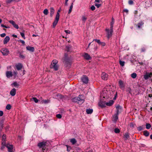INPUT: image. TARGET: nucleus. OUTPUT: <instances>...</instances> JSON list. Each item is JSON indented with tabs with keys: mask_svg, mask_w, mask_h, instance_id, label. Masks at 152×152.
Wrapping results in <instances>:
<instances>
[{
	"mask_svg": "<svg viewBox=\"0 0 152 152\" xmlns=\"http://www.w3.org/2000/svg\"><path fill=\"white\" fill-rule=\"evenodd\" d=\"M144 23V22L142 21H141L137 24L136 25L137 26L138 28H141L143 26Z\"/></svg>",
	"mask_w": 152,
	"mask_h": 152,
	"instance_id": "19",
	"label": "nucleus"
},
{
	"mask_svg": "<svg viewBox=\"0 0 152 152\" xmlns=\"http://www.w3.org/2000/svg\"><path fill=\"white\" fill-rule=\"evenodd\" d=\"M63 63L66 65L67 66L71 65V58L68 56L67 53H65L64 55V57L63 61Z\"/></svg>",
	"mask_w": 152,
	"mask_h": 152,
	"instance_id": "3",
	"label": "nucleus"
},
{
	"mask_svg": "<svg viewBox=\"0 0 152 152\" xmlns=\"http://www.w3.org/2000/svg\"><path fill=\"white\" fill-rule=\"evenodd\" d=\"M152 77V72L149 73L146 72L144 75V78L145 80H147Z\"/></svg>",
	"mask_w": 152,
	"mask_h": 152,
	"instance_id": "10",
	"label": "nucleus"
},
{
	"mask_svg": "<svg viewBox=\"0 0 152 152\" xmlns=\"http://www.w3.org/2000/svg\"><path fill=\"white\" fill-rule=\"evenodd\" d=\"M59 20V18L56 17L55 20L53 21V28H54L57 24Z\"/></svg>",
	"mask_w": 152,
	"mask_h": 152,
	"instance_id": "15",
	"label": "nucleus"
},
{
	"mask_svg": "<svg viewBox=\"0 0 152 152\" xmlns=\"http://www.w3.org/2000/svg\"><path fill=\"white\" fill-rule=\"evenodd\" d=\"M23 65L21 63H18L15 65V67L18 70L21 69L23 67Z\"/></svg>",
	"mask_w": 152,
	"mask_h": 152,
	"instance_id": "13",
	"label": "nucleus"
},
{
	"mask_svg": "<svg viewBox=\"0 0 152 152\" xmlns=\"http://www.w3.org/2000/svg\"><path fill=\"white\" fill-rule=\"evenodd\" d=\"M95 41L96 42H97L99 44V43H100V40L98 39H94L93 40V41Z\"/></svg>",
	"mask_w": 152,
	"mask_h": 152,
	"instance_id": "49",
	"label": "nucleus"
},
{
	"mask_svg": "<svg viewBox=\"0 0 152 152\" xmlns=\"http://www.w3.org/2000/svg\"><path fill=\"white\" fill-rule=\"evenodd\" d=\"M144 127V126L142 125V126H139L137 127V129L139 131H141L143 129Z\"/></svg>",
	"mask_w": 152,
	"mask_h": 152,
	"instance_id": "29",
	"label": "nucleus"
},
{
	"mask_svg": "<svg viewBox=\"0 0 152 152\" xmlns=\"http://www.w3.org/2000/svg\"><path fill=\"white\" fill-rule=\"evenodd\" d=\"M56 117L59 119H60L62 117L61 115L60 114H58L56 115Z\"/></svg>",
	"mask_w": 152,
	"mask_h": 152,
	"instance_id": "55",
	"label": "nucleus"
},
{
	"mask_svg": "<svg viewBox=\"0 0 152 152\" xmlns=\"http://www.w3.org/2000/svg\"><path fill=\"white\" fill-rule=\"evenodd\" d=\"M123 12H126V13H128L129 12L128 10L127 9H124L123 10Z\"/></svg>",
	"mask_w": 152,
	"mask_h": 152,
	"instance_id": "63",
	"label": "nucleus"
},
{
	"mask_svg": "<svg viewBox=\"0 0 152 152\" xmlns=\"http://www.w3.org/2000/svg\"><path fill=\"white\" fill-rule=\"evenodd\" d=\"M3 122L2 121L0 122V131H1L3 128Z\"/></svg>",
	"mask_w": 152,
	"mask_h": 152,
	"instance_id": "36",
	"label": "nucleus"
},
{
	"mask_svg": "<svg viewBox=\"0 0 152 152\" xmlns=\"http://www.w3.org/2000/svg\"><path fill=\"white\" fill-rule=\"evenodd\" d=\"M58 63V61L56 60H53L50 65V67L53 69L55 71H57L58 69V66L57 65Z\"/></svg>",
	"mask_w": 152,
	"mask_h": 152,
	"instance_id": "5",
	"label": "nucleus"
},
{
	"mask_svg": "<svg viewBox=\"0 0 152 152\" xmlns=\"http://www.w3.org/2000/svg\"><path fill=\"white\" fill-rule=\"evenodd\" d=\"M6 135L5 134H3L2 138V141H6Z\"/></svg>",
	"mask_w": 152,
	"mask_h": 152,
	"instance_id": "44",
	"label": "nucleus"
},
{
	"mask_svg": "<svg viewBox=\"0 0 152 152\" xmlns=\"http://www.w3.org/2000/svg\"><path fill=\"white\" fill-rule=\"evenodd\" d=\"M43 12L44 14L45 15H47L48 13V10L47 9H45Z\"/></svg>",
	"mask_w": 152,
	"mask_h": 152,
	"instance_id": "37",
	"label": "nucleus"
},
{
	"mask_svg": "<svg viewBox=\"0 0 152 152\" xmlns=\"http://www.w3.org/2000/svg\"><path fill=\"white\" fill-rule=\"evenodd\" d=\"M47 142H45L43 141L42 142H39L37 144V146L39 148H42L43 151L45 150V147L46 145Z\"/></svg>",
	"mask_w": 152,
	"mask_h": 152,
	"instance_id": "6",
	"label": "nucleus"
},
{
	"mask_svg": "<svg viewBox=\"0 0 152 152\" xmlns=\"http://www.w3.org/2000/svg\"><path fill=\"white\" fill-rule=\"evenodd\" d=\"M137 77V74L136 73H133L131 74V77L133 78H135Z\"/></svg>",
	"mask_w": 152,
	"mask_h": 152,
	"instance_id": "42",
	"label": "nucleus"
},
{
	"mask_svg": "<svg viewBox=\"0 0 152 152\" xmlns=\"http://www.w3.org/2000/svg\"><path fill=\"white\" fill-rule=\"evenodd\" d=\"M6 108L7 110H9L11 109V106L10 104H8L7 105Z\"/></svg>",
	"mask_w": 152,
	"mask_h": 152,
	"instance_id": "43",
	"label": "nucleus"
},
{
	"mask_svg": "<svg viewBox=\"0 0 152 152\" xmlns=\"http://www.w3.org/2000/svg\"><path fill=\"white\" fill-rule=\"evenodd\" d=\"M99 106L101 107L102 108H103L105 107V103L104 101L101 100L99 103Z\"/></svg>",
	"mask_w": 152,
	"mask_h": 152,
	"instance_id": "20",
	"label": "nucleus"
},
{
	"mask_svg": "<svg viewBox=\"0 0 152 152\" xmlns=\"http://www.w3.org/2000/svg\"><path fill=\"white\" fill-rule=\"evenodd\" d=\"M12 85H13L15 87L19 86V84L17 83V82H13Z\"/></svg>",
	"mask_w": 152,
	"mask_h": 152,
	"instance_id": "45",
	"label": "nucleus"
},
{
	"mask_svg": "<svg viewBox=\"0 0 152 152\" xmlns=\"http://www.w3.org/2000/svg\"><path fill=\"white\" fill-rule=\"evenodd\" d=\"M128 3L130 5H132L134 3L133 1L132 0H129L128 2Z\"/></svg>",
	"mask_w": 152,
	"mask_h": 152,
	"instance_id": "52",
	"label": "nucleus"
},
{
	"mask_svg": "<svg viewBox=\"0 0 152 152\" xmlns=\"http://www.w3.org/2000/svg\"><path fill=\"white\" fill-rule=\"evenodd\" d=\"M3 115V111L0 110V117L2 116Z\"/></svg>",
	"mask_w": 152,
	"mask_h": 152,
	"instance_id": "62",
	"label": "nucleus"
},
{
	"mask_svg": "<svg viewBox=\"0 0 152 152\" xmlns=\"http://www.w3.org/2000/svg\"><path fill=\"white\" fill-rule=\"evenodd\" d=\"M1 26L2 27H4V28H10V27L9 26H6L3 24H1Z\"/></svg>",
	"mask_w": 152,
	"mask_h": 152,
	"instance_id": "51",
	"label": "nucleus"
},
{
	"mask_svg": "<svg viewBox=\"0 0 152 152\" xmlns=\"http://www.w3.org/2000/svg\"><path fill=\"white\" fill-rule=\"evenodd\" d=\"M145 49L144 47L142 48L141 49V52H144L145 51Z\"/></svg>",
	"mask_w": 152,
	"mask_h": 152,
	"instance_id": "61",
	"label": "nucleus"
},
{
	"mask_svg": "<svg viewBox=\"0 0 152 152\" xmlns=\"http://www.w3.org/2000/svg\"><path fill=\"white\" fill-rule=\"evenodd\" d=\"M87 18V17H86L85 16H82V20L83 21L84 23H85L86 21Z\"/></svg>",
	"mask_w": 152,
	"mask_h": 152,
	"instance_id": "35",
	"label": "nucleus"
},
{
	"mask_svg": "<svg viewBox=\"0 0 152 152\" xmlns=\"http://www.w3.org/2000/svg\"><path fill=\"white\" fill-rule=\"evenodd\" d=\"M83 56L85 59L88 60L91 58L90 56L87 53H85Z\"/></svg>",
	"mask_w": 152,
	"mask_h": 152,
	"instance_id": "14",
	"label": "nucleus"
},
{
	"mask_svg": "<svg viewBox=\"0 0 152 152\" xmlns=\"http://www.w3.org/2000/svg\"><path fill=\"white\" fill-rule=\"evenodd\" d=\"M13 1H18V0H7L6 1V2L7 4H10Z\"/></svg>",
	"mask_w": 152,
	"mask_h": 152,
	"instance_id": "27",
	"label": "nucleus"
},
{
	"mask_svg": "<svg viewBox=\"0 0 152 152\" xmlns=\"http://www.w3.org/2000/svg\"><path fill=\"white\" fill-rule=\"evenodd\" d=\"M50 16L51 17H52L53 16V15L54 13L55 12V10L53 8L51 7L50 8Z\"/></svg>",
	"mask_w": 152,
	"mask_h": 152,
	"instance_id": "23",
	"label": "nucleus"
},
{
	"mask_svg": "<svg viewBox=\"0 0 152 152\" xmlns=\"http://www.w3.org/2000/svg\"><path fill=\"white\" fill-rule=\"evenodd\" d=\"M6 36V34L5 33H3L0 34V36L2 37H4Z\"/></svg>",
	"mask_w": 152,
	"mask_h": 152,
	"instance_id": "59",
	"label": "nucleus"
},
{
	"mask_svg": "<svg viewBox=\"0 0 152 152\" xmlns=\"http://www.w3.org/2000/svg\"><path fill=\"white\" fill-rule=\"evenodd\" d=\"M66 51L67 52H70L72 51V47L69 45L66 47Z\"/></svg>",
	"mask_w": 152,
	"mask_h": 152,
	"instance_id": "22",
	"label": "nucleus"
},
{
	"mask_svg": "<svg viewBox=\"0 0 152 152\" xmlns=\"http://www.w3.org/2000/svg\"><path fill=\"white\" fill-rule=\"evenodd\" d=\"M108 75L107 74L103 72L101 74V77L102 79L106 80L108 79Z\"/></svg>",
	"mask_w": 152,
	"mask_h": 152,
	"instance_id": "11",
	"label": "nucleus"
},
{
	"mask_svg": "<svg viewBox=\"0 0 152 152\" xmlns=\"http://www.w3.org/2000/svg\"><path fill=\"white\" fill-rule=\"evenodd\" d=\"M114 103V101L113 100H111L109 101V102L106 103V105L107 106H111Z\"/></svg>",
	"mask_w": 152,
	"mask_h": 152,
	"instance_id": "25",
	"label": "nucleus"
},
{
	"mask_svg": "<svg viewBox=\"0 0 152 152\" xmlns=\"http://www.w3.org/2000/svg\"><path fill=\"white\" fill-rule=\"evenodd\" d=\"M119 114V110H118L117 111L116 113L113 116V117L114 118V121H116L118 119V115Z\"/></svg>",
	"mask_w": 152,
	"mask_h": 152,
	"instance_id": "18",
	"label": "nucleus"
},
{
	"mask_svg": "<svg viewBox=\"0 0 152 152\" xmlns=\"http://www.w3.org/2000/svg\"><path fill=\"white\" fill-rule=\"evenodd\" d=\"M17 74V72L15 71L13 72V73L11 71H7L6 72V76L8 78H10L13 76V78L15 79L18 77Z\"/></svg>",
	"mask_w": 152,
	"mask_h": 152,
	"instance_id": "2",
	"label": "nucleus"
},
{
	"mask_svg": "<svg viewBox=\"0 0 152 152\" xmlns=\"http://www.w3.org/2000/svg\"><path fill=\"white\" fill-rule=\"evenodd\" d=\"M101 4H95V6H96L97 8H99Z\"/></svg>",
	"mask_w": 152,
	"mask_h": 152,
	"instance_id": "64",
	"label": "nucleus"
},
{
	"mask_svg": "<svg viewBox=\"0 0 152 152\" xmlns=\"http://www.w3.org/2000/svg\"><path fill=\"white\" fill-rule=\"evenodd\" d=\"M10 38L9 36H7L4 39L3 41L4 44H7L10 41Z\"/></svg>",
	"mask_w": 152,
	"mask_h": 152,
	"instance_id": "16",
	"label": "nucleus"
},
{
	"mask_svg": "<svg viewBox=\"0 0 152 152\" xmlns=\"http://www.w3.org/2000/svg\"><path fill=\"white\" fill-rule=\"evenodd\" d=\"M145 125L146 129H149L151 127V124L149 123H146Z\"/></svg>",
	"mask_w": 152,
	"mask_h": 152,
	"instance_id": "34",
	"label": "nucleus"
},
{
	"mask_svg": "<svg viewBox=\"0 0 152 152\" xmlns=\"http://www.w3.org/2000/svg\"><path fill=\"white\" fill-rule=\"evenodd\" d=\"M81 80L85 84H87L88 82V77L86 75H83L81 77Z\"/></svg>",
	"mask_w": 152,
	"mask_h": 152,
	"instance_id": "9",
	"label": "nucleus"
},
{
	"mask_svg": "<svg viewBox=\"0 0 152 152\" xmlns=\"http://www.w3.org/2000/svg\"><path fill=\"white\" fill-rule=\"evenodd\" d=\"M50 102V100H45L43 101V103L45 104H47Z\"/></svg>",
	"mask_w": 152,
	"mask_h": 152,
	"instance_id": "47",
	"label": "nucleus"
},
{
	"mask_svg": "<svg viewBox=\"0 0 152 152\" xmlns=\"http://www.w3.org/2000/svg\"><path fill=\"white\" fill-rule=\"evenodd\" d=\"M33 100L36 103L38 102V100L35 97H33L31 99V100Z\"/></svg>",
	"mask_w": 152,
	"mask_h": 152,
	"instance_id": "39",
	"label": "nucleus"
},
{
	"mask_svg": "<svg viewBox=\"0 0 152 152\" xmlns=\"http://www.w3.org/2000/svg\"><path fill=\"white\" fill-rule=\"evenodd\" d=\"M29 51L31 52H34V47L29 46Z\"/></svg>",
	"mask_w": 152,
	"mask_h": 152,
	"instance_id": "32",
	"label": "nucleus"
},
{
	"mask_svg": "<svg viewBox=\"0 0 152 152\" xmlns=\"http://www.w3.org/2000/svg\"><path fill=\"white\" fill-rule=\"evenodd\" d=\"M19 41L21 42L22 44L23 45H24V44H25V42L23 40H21V39H20L19 40Z\"/></svg>",
	"mask_w": 152,
	"mask_h": 152,
	"instance_id": "60",
	"label": "nucleus"
},
{
	"mask_svg": "<svg viewBox=\"0 0 152 152\" xmlns=\"http://www.w3.org/2000/svg\"><path fill=\"white\" fill-rule=\"evenodd\" d=\"M60 12V11L59 10H58L57 11V13L56 15V17L59 18V16H60V14L59 12Z\"/></svg>",
	"mask_w": 152,
	"mask_h": 152,
	"instance_id": "48",
	"label": "nucleus"
},
{
	"mask_svg": "<svg viewBox=\"0 0 152 152\" xmlns=\"http://www.w3.org/2000/svg\"><path fill=\"white\" fill-rule=\"evenodd\" d=\"M114 21H112L110 23V29L112 30L113 29V25L114 24Z\"/></svg>",
	"mask_w": 152,
	"mask_h": 152,
	"instance_id": "41",
	"label": "nucleus"
},
{
	"mask_svg": "<svg viewBox=\"0 0 152 152\" xmlns=\"http://www.w3.org/2000/svg\"><path fill=\"white\" fill-rule=\"evenodd\" d=\"M70 142L73 144H74L76 142V140L75 138H72L70 140Z\"/></svg>",
	"mask_w": 152,
	"mask_h": 152,
	"instance_id": "33",
	"label": "nucleus"
},
{
	"mask_svg": "<svg viewBox=\"0 0 152 152\" xmlns=\"http://www.w3.org/2000/svg\"><path fill=\"white\" fill-rule=\"evenodd\" d=\"M73 2H72V4H71L70 7V8H69V11H68V14H70L71 12H72V8H73Z\"/></svg>",
	"mask_w": 152,
	"mask_h": 152,
	"instance_id": "31",
	"label": "nucleus"
},
{
	"mask_svg": "<svg viewBox=\"0 0 152 152\" xmlns=\"http://www.w3.org/2000/svg\"><path fill=\"white\" fill-rule=\"evenodd\" d=\"M119 86L121 89L124 88V82L122 80H120L118 82Z\"/></svg>",
	"mask_w": 152,
	"mask_h": 152,
	"instance_id": "17",
	"label": "nucleus"
},
{
	"mask_svg": "<svg viewBox=\"0 0 152 152\" xmlns=\"http://www.w3.org/2000/svg\"><path fill=\"white\" fill-rule=\"evenodd\" d=\"M57 98L58 99H61L63 97V96L60 94H58L56 95Z\"/></svg>",
	"mask_w": 152,
	"mask_h": 152,
	"instance_id": "30",
	"label": "nucleus"
},
{
	"mask_svg": "<svg viewBox=\"0 0 152 152\" xmlns=\"http://www.w3.org/2000/svg\"><path fill=\"white\" fill-rule=\"evenodd\" d=\"M99 45H100L102 46H104L105 45V43L104 42H101L100 41V43H99Z\"/></svg>",
	"mask_w": 152,
	"mask_h": 152,
	"instance_id": "50",
	"label": "nucleus"
},
{
	"mask_svg": "<svg viewBox=\"0 0 152 152\" xmlns=\"http://www.w3.org/2000/svg\"><path fill=\"white\" fill-rule=\"evenodd\" d=\"M5 147L7 148L9 152H14L13 146L12 145H10L8 144H7L6 145H1V149L2 150H3ZM14 150H15V149Z\"/></svg>",
	"mask_w": 152,
	"mask_h": 152,
	"instance_id": "4",
	"label": "nucleus"
},
{
	"mask_svg": "<svg viewBox=\"0 0 152 152\" xmlns=\"http://www.w3.org/2000/svg\"><path fill=\"white\" fill-rule=\"evenodd\" d=\"M119 62L121 66H124V65L125 62L124 61L120 60Z\"/></svg>",
	"mask_w": 152,
	"mask_h": 152,
	"instance_id": "38",
	"label": "nucleus"
},
{
	"mask_svg": "<svg viewBox=\"0 0 152 152\" xmlns=\"http://www.w3.org/2000/svg\"><path fill=\"white\" fill-rule=\"evenodd\" d=\"M1 52L4 56H7L9 54L10 52L8 49L6 48H4L1 50Z\"/></svg>",
	"mask_w": 152,
	"mask_h": 152,
	"instance_id": "7",
	"label": "nucleus"
},
{
	"mask_svg": "<svg viewBox=\"0 0 152 152\" xmlns=\"http://www.w3.org/2000/svg\"><path fill=\"white\" fill-rule=\"evenodd\" d=\"M86 112L88 114H91L93 112V110L92 109H87L86 110Z\"/></svg>",
	"mask_w": 152,
	"mask_h": 152,
	"instance_id": "26",
	"label": "nucleus"
},
{
	"mask_svg": "<svg viewBox=\"0 0 152 152\" xmlns=\"http://www.w3.org/2000/svg\"><path fill=\"white\" fill-rule=\"evenodd\" d=\"M114 132L116 133H118L120 132V130L118 128H115L114 129Z\"/></svg>",
	"mask_w": 152,
	"mask_h": 152,
	"instance_id": "40",
	"label": "nucleus"
},
{
	"mask_svg": "<svg viewBox=\"0 0 152 152\" xmlns=\"http://www.w3.org/2000/svg\"><path fill=\"white\" fill-rule=\"evenodd\" d=\"M91 9L92 10L94 11L95 9V7L94 6L92 5L91 7Z\"/></svg>",
	"mask_w": 152,
	"mask_h": 152,
	"instance_id": "56",
	"label": "nucleus"
},
{
	"mask_svg": "<svg viewBox=\"0 0 152 152\" xmlns=\"http://www.w3.org/2000/svg\"><path fill=\"white\" fill-rule=\"evenodd\" d=\"M126 91L128 93L131 94V89L129 88H127L126 90Z\"/></svg>",
	"mask_w": 152,
	"mask_h": 152,
	"instance_id": "46",
	"label": "nucleus"
},
{
	"mask_svg": "<svg viewBox=\"0 0 152 152\" xmlns=\"http://www.w3.org/2000/svg\"><path fill=\"white\" fill-rule=\"evenodd\" d=\"M72 101L75 102H77L79 104H81L84 102L83 96L82 95H80L78 97H75L72 99Z\"/></svg>",
	"mask_w": 152,
	"mask_h": 152,
	"instance_id": "1",
	"label": "nucleus"
},
{
	"mask_svg": "<svg viewBox=\"0 0 152 152\" xmlns=\"http://www.w3.org/2000/svg\"><path fill=\"white\" fill-rule=\"evenodd\" d=\"M16 93V89L13 88L10 91V94L12 96H14L15 95Z\"/></svg>",
	"mask_w": 152,
	"mask_h": 152,
	"instance_id": "21",
	"label": "nucleus"
},
{
	"mask_svg": "<svg viewBox=\"0 0 152 152\" xmlns=\"http://www.w3.org/2000/svg\"><path fill=\"white\" fill-rule=\"evenodd\" d=\"M9 22L11 24H12L13 27L17 29L19 28V27L17 24H15V22L13 20H10Z\"/></svg>",
	"mask_w": 152,
	"mask_h": 152,
	"instance_id": "12",
	"label": "nucleus"
},
{
	"mask_svg": "<svg viewBox=\"0 0 152 152\" xmlns=\"http://www.w3.org/2000/svg\"><path fill=\"white\" fill-rule=\"evenodd\" d=\"M20 57L22 59H24L25 58V56L21 54V53L20 55Z\"/></svg>",
	"mask_w": 152,
	"mask_h": 152,
	"instance_id": "57",
	"label": "nucleus"
},
{
	"mask_svg": "<svg viewBox=\"0 0 152 152\" xmlns=\"http://www.w3.org/2000/svg\"><path fill=\"white\" fill-rule=\"evenodd\" d=\"M20 34L22 37L24 39L25 38L24 34L23 32H20Z\"/></svg>",
	"mask_w": 152,
	"mask_h": 152,
	"instance_id": "53",
	"label": "nucleus"
},
{
	"mask_svg": "<svg viewBox=\"0 0 152 152\" xmlns=\"http://www.w3.org/2000/svg\"><path fill=\"white\" fill-rule=\"evenodd\" d=\"M129 137V134H128V133H125L124 135V138L125 139V140H126Z\"/></svg>",
	"mask_w": 152,
	"mask_h": 152,
	"instance_id": "28",
	"label": "nucleus"
},
{
	"mask_svg": "<svg viewBox=\"0 0 152 152\" xmlns=\"http://www.w3.org/2000/svg\"><path fill=\"white\" fill-rule=\"evenodd\" d=\"M6 145L7 144H6L5 141L3 140V141H2L1 145Z\"/></svg>",
	"mask_w": 152,
	"mask_h": 152,
	"instance_id": "58",
	"label": "nucleus"
},
{
	"mask_svg": "<svg viewBox=\"0 0 152 152\" xmlns=\"http://www.w3.org/2000/svg\"><path fill=\"white\" fill-rule=\"evenodd\" d=\"M105 30L107 32V37L109 39L112 35L113 32V29L111 30L110 28L109 30V29H106Z\"/></svg>",
	"mask_w": 152,
	"mask_h": 152,
	"instance_id": "8",
	"label": "nucleus"
},
{
	"mask_svg": "<svg viewBox=\"0 0 152 152\" xmlns=\"http://www.w3.org/2000/svg\"><path fill=\"white\" fill-rule=\"evenodd\" d=\"M66 146L67 147V151H69L71 149V147L70 146H69L68 145H66Z\"/></svg>",
	"mask_w": 152,
	"mask_h": 152,
	"instance_id": "54",
	"label": "nucleus"
},
{
	"mask_svg": "<svg viewBox=\"0 0 152 152\" xmlns=\"http://www.w3.org/2000/svg\"><path fill=\"white\" fill-rule=\"evenodd\" d=\"M143 135L145 137H147L149 136V133L147 130H144L143 131Z\"/></svg>",
	"mask_w": 152,
	"mask_h": 152,
	"instance_id": "24",
	"label": "nucleus"
}]
</instances>
